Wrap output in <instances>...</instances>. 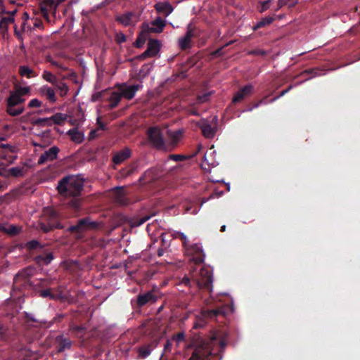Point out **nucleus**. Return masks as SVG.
Instances as JSON below:
<instances>
[{
    "instance_id": "obj_1",
    "label": "nucleus",
    "mask_w": 360,
    "mask_h": 360,
    "mask_svg": "<svg viewBox=\"0 0 360 360\" xmlns=\"http://www.w3.org/2000/svg\"><path fill=\"white\" fill-rule=\"evenodd\" d=\"M84 189V181L79 176L68 175L63 177L58 182L56 190L58 194L65 198H72L68 205L75 210H79L82 200L79 197Z\"/></svg>"
},
{
    "instance_id": "obj_2",
    "label": "nucleus",
    "mask_w": 360,
    "mask_h": 360,
    "mask_svg": "<svg viewBox=\"0 0 360 360\" xmlns=\"http://www.w3.org/2000/svg\"><path fill=\"white\" fill-rule=\"evenodd\" d=\"M219 345L223 349L225 347L224 341L216 337L200 338L197 340L192 356L188 360H211L215 355L214 347Z\"/></svg>"
},
{
    "instance_id": "obj_3",
    "label": "nucleus",
    "mask_w": 360,
    "mask_h": 360,
    "mask_svg": "<svg viewBox=\"0 0 360 360\" xmlns=\"http://www.w3.org/2000/svg\"><path fill=\"white\" fill-rule=\"evenodd\" d=\"M212 282L213 278L211 272L204 267H202L198 273H192L191 278L185 276L181 281V283L186 286L191 287L193 283L198 289H203L209 292L212 291Z\"/></svg>"
},
{
    "instance_id": "obj_4",
    "label": "nucleus",
    "mask_w": 360,
    "mask_h": 360,
    "mask_svg": "<svg viewBox=\"0 0 360 360\" xmlns=\"http://www.w3.org/2000/svg\"><path fill=\"white\" fill-rule=\"evenodd\" d=\"M39 226L44 233L50 232L55 229H63V226L60 224L59 213L49 207L44 210L43 215L39 221Z\"/></svg>"
},
{
    "instance_id": "obj_5",
    "label": "nucleus",
    "mask_w": 360,
    "mask_h": 360,
    "mask_svg": "<svg viewBox=\"0 0 360 360\" xmlns=\"http://www.w3.org/2000/svg\"><path fill=\"white\" fill-rule=\"evenodd\" d=\"M32 270L24 269L19 271L13 278V288L15 290L22 291L30 289L32 287V283L30 281Z\"/></svg>"
},
{
    "instance_id": "obj_6",
    "label": "nucleus",
    "mask_w": 360,
    "mask_h": 360,
    "mask_svg": "<svg viewBox=\"0 0 360 360\" xmlns=\"http://www.w3.org/2000/svg\"><path fill=\"white\" fill-rule=\"evenodd\" d=\"M25 99L18 96V94L13 91H11L10 96L6 100V112L11 116H18L24 112V107L20 106L24 102Z\"/></svg>"
},
{
    "instance_id": "obj_7",
    "label": "nucleus",
    "mask_w": 360,
    "mask_h": 360,
    "mask_svg": "<svg viewBox=\"0 0 360 360\" xmlns=\"http://www.w3.org/2000/svg\"><path fill=\"white\" fill-rule=\"evenodd\" d=\"M147 136L150 143L158 150H166L167 146L162 129L157 126L150 127L147 130Z\"/></svg>"
},
{
    "instance_id": "obj_8",
    "label": "nucleus",
    "mask_w": 360,
    "mask_h": 360,
    "mask_svg": "<svg viewBox=\"0 0 360 360\" xmlns=\"http://www.w3.org/2000/svg\"><path fill=\"white\" fill-rule=\"evenodd\" d=\"M185 252L187 255L191 256L190 260L195 264H200L204 262L205 255L201 246L195 243L193 245H187L184 247Z\"/></svg>"
},
{
    "instance_id": "obj_9",
    "label": "nucleus",
    "mask_w": 360,
    "mask_h": 360,
    "mask_svg": "<svg viewBox=\"0 0 360 360\" xmlns=\"http://www.w3.org/2000/svg\"><path fill=\"white\" fill-rule=\"evenodd\" d=\"M63 1L64 0H41L39 3V8L43 16L49 20V13H51L55 17L58 5Z\"/></svg>"
},
{
    "instance_id": "obj_10",
    "label": "nucleus",
    "mask_w": 360,
    "mask_h": 360,
    "mask_svg": "<svg viewBox=\"0 0 360 360\" xmlns=\"http://www.w3.org/2000/svg\"><path fill=\"white\" fill-rule=\"evenodd\" d=\"M142 87L143 85L141 84L127 85L126 83H122L117 84V89L122 97L127 100H131Z\"/></svg>"
},
{
    "instance_id": "obj_11",
    "label": "nucleus",
    "mask_w": 360,
    "mask_h": 360,
    "mask_svg": "<svg viewBox=\"0 0 360 360\" xmlns=\"http://www.w3.org/2000/svg\"><path fill=\"white\" fill-rule=\"evenodd\" d=\"M158 297L153 291H148L145 293H140L136 297V300L131 301V305L134 308H142L147 304H153L157 301Z\"/></svg>"
},
{
    "instance_id": "obj_12",
    "label": "nucleus",
    "mask_w": 360,
    "mask_h": 360,
    "mask_svg": "<svg viewBox=\"0 0 360 360\" xmlns=\"http://www.w3.org/2000/svg\"><path fill=\"white\" fill-rule=\"evenodd\" d=\"M98 227L96 221H91L89 217L79 219L77 224L68 228V231L71 233H80L87 229H95Z\"/></svg>"
},
{
    "instance_id": "obj_13",
    "label": "nucleus",
    "mask_w": 360,
    "mask_h": 360,
    "mask_svg": "<svg viewBox=\"0 0 360 360\" xmlns=\"http://www.w3.org/2000/svg\"><path fill=\"white\" fill-rule=\"evenodd\" d=\"M166 25V22L160 17L151 22V26L147 23L142 24L143 32L146 33H161Z\"/></svg>"
},
{
    "instance_id": "obj_14",
    "label": "nucleus",
    "mask_w": 360,
    "mask_h": 360,
    "mask_svg": "<svg viewBox=\"0 0 360 360\" xmlns=\"http://www.w3.org/2000/svg\"><path fill=\"white\" fill-rule=\"evenodd\" d=\"M161 44L158 39H150L148 43L147 49L141 53L138 58L140 60H144L147 58L155 56L160 51Z\"/></svg>"
},
{
    "instance_id": "obj_15",
    "label": "nucleus",
    "mask_w": 360,
    "mask_h": 360,
    "mask_svg": "<svg viewBox=\"0 0 360 360\" xmlns=\"http://www.w3.org/2000/svg\"><path fill=\"white\" fill-rule=\"evenodd\" d=\"M159 344L158 339H153L150 342L144 344L143 345L137 347V359H145L148 356H149L152 352V351L157 347Z\"/></svg>"
},
{
    "instance_id": "obj_16",
    "label": "nucleus",
    "mask_w": 360,
    "mask_h": 360,
    "mask_svg": "<svg viewBox=\"0 0 360 360\" xmlns=\"http://www.w3.org/2000/svg\"><path fill=\"white\" fill-rule=\"evenodd\" d=\"M195 37V27L189 24L185 35L179 39V46L181 50H186L191 47L192 39Z\"/></svg>"
},
{
    "instance_id": "obj_17",
    "label": "nucleus",
    "mask_w": 360,
    "mask_h": 360,
    "mask_svg": "<svg viewBox=\"0 0 360 360\" xmlns=\"http://www.w3.org/2000/svg\"><path fill=\"white\" fill-rule=\"evenodd\" d=\"M59 150H60L57 146L50 148L40 155L37 162L38 165H43L48 161H53L56 160Z\"/></svg>"
},
{
    "instance_id": "obj_18",
    "label": "nucleus",
    "mask_w": 360,
    "mask_h": 360,
    "mask_svg": "<svg viewBox=\"0 0 360 360\" xmlns=\"http://www.w3.org/2000/svg\"><path fill=\"white\" fill-rule=\"evenodd\" d=\"M202 316L207 319H216L218 316H224L226 314V308L224 306L215 309H207L202 311Z\"/></svg>"
},
{
    "instance_id": "obj_19",
    "label": "nucleus",
    "mask_w": 360,
    "mask_h": 360,
    "mask_svg": "<svg viewBox=\"0 0 360 360\" xmlns=\"http://www.w3.org/2000/svg\"><path fill=\"white\" fill-rule=\"evenodd\" d=\"M198 127L201 129L202 135L207 139H212L216 134L217 129L211 126L206 120H201L198 123Z\"/></svg>"
},
{
    "instance_id": "obj_20",
    "label": "nucleus",
    "mask_w": 360,
    "mask_h": 360,
    "mask_svg": "<svg viewBox=\"0 0 360 360\" xmlns=\"http://www.w3.org/2000/svg\"><path fill=\"white\" fill-rule=\"evenodd\" d=\"M55 342L58 352H63L66 349H70L72 343L69 338L63 335L56 336Z\"/></svg>"
},
{
    "instance_id": "obj_21",
    "label": "nucleus",
    "mask_w": 360,
    "mask_h": 360,
    "mask_svg": "<svg viewBox=\"0 0 360 360\" xmlns=\"http://www.w3.org/2000/svg\"><path fill=\"white\" fill-rule=\"evenodd\" d=\"M138 20V16L134 12H127L120 15L117 16L116 20L119 23L129 26L134 22H136Z\"/></svg>"
},
{
    "instance_id": "obj_22",
    "label": "nucleus",
    "mask_w": 360,
    "mask_h": 360,
    "mask_svg": "<svg viewBox=\"0 0 360 360\" xmlns=\"http://www.w3.org/2000/svg\"><path fill=\"white\" fill-rule=\"evenodd\" d=\"M252 90L253 86L252 84L245 85L236 93L232 99V102L236 103L242 101L246 96L252 94Z\"/></svg>"
},
{
    "instance_id": "obj_23",
    "label": "nucleus",
    "mask_w": 360,
    "mask_h": 360,
    "mask_svg": "<svg viewBox=\"0 0 360 360\" xmlns=\"http://www.w3.org/2000/svg\"><path fill=\"white\" fill-rule=\"evenodd\" d=\"M131 156V150L128 148L116 153L112 157V162L115 165H120Z\"/></svg>"
},
{
    "instance_id": "obj_24",
    "label": "nucleus",
    "mask_w": 360,
    "mask_h": 360,
    "mask_svg": "<svg viewBox=\"0 0 360 360\" xmlns=\"http://www.w3.org/2000/svg\"><path fill=\"white\" fill-rule=\"evenodd\" d=\"M15 21L13 16H0V30L4 36L8 32V25Z\"/></svg>"
},
{
    "instance_id": "obj_25",
    "label": "nucleus",
    "mask_w": 360,
    "mask_h": 360,
    "mask_svg": "<svg viewBox=\"0 0 360 360\" xmlns=\"http://www.w3.org/2000/svg\"><path fill=\"white\" fill-rule=\"evenodd\" d=\"M155 8L158 13L169 15L173 11L172 6L168 2H159L155 5Z\"/></svg>"
},
{
    "instance_id": "obj_26",
    "label": "nucleus",
    "mask_w": 360,
    "mask_h": 360,
    "mask_svg": "<svg viewBox=\"0 0 360 360\" xmlns=\"http://www.w3.org/2000/svg\"><path fill=\"white\" fill-rule=\"evenodd\" d=\"M53 259V255L52 252L44 253L35 257L34 260L37 264L41 265H48Z\"/></svg>"
},
{
    "instance_id": "obj_27",
    "label": "nucleus",
    "mask_w": 360,
    "mask_h": 360,
    "mask_svg": "<svg viewBox=\"0 0 360 360\" xmlns=\"http://www.w3.org/2000/svg\"><path fill=\"white\" fill-rule=\"evenodd\" d=\"M0 231L10 235V236H16L20 232V228L11 224L8 226L0 225Z\"/></svg>"
},
{
    "instance_id": "obj_28",
    "label": "nucleus",
    "mask_w": 360,
    "mask_h": 360,
    "mask_svg": "<svg viewBox=\"0 0 360 360\" xmlns=\"http://www.w3.org/2000/svg\"><path fill=\"white\" fill-rule=\"evenodd\" d=\"M122 96L120 93L118 91H113L111 93L110 96L109 98L110 105L109 107L110 109L115 108L118 104L120 103Z\"/></svg>"
},
{
    "instance_id": "obj_29",
    "label": "nucleus",
    "mask_w": 360,
    "mask_h": 360,
    "mask_svg": "<svg viewBox=\"0 0 360 360\" xmlns=\"http://www.w3.org/2000/svg\"><path fill=\"white\" fill-rule=\"evenodd\" d=\"M18 72L22 77H25L29 79L35 77L37 75V74H36L32 69L25 65H20L19 67Z\"/></svg>"
},
{
    "instance_id": "obj_30",
    "label": "nucleus",
    "mask_w": 360,
    "mask_h": 360,
    "mask_svg": "<svg viewBox=\"0 0 360 360\" xmlns=\"http://www.w3.org/2000/svg\"><path fill=\"white\" fill-rule=\"evenodd\" d=\"M68 134L70 136L71 139L77 143H82L84 139L83 133L77 131L75 129L69 130Z\"/></svg>"
},
{
    "instance_id": "obj_31",
    "label": "nucleus",
    "mask_w": 360,
    "mask_h": 360,
    "mask_svg": "<svg viewBox=\"0 0 360 360\" xmlns=\"http://www.w3.org/2000/svg\"><path fill=\"white\" fill-rule=\"evenodd\" d=\"M150 217L151 215H145L144 217H141L132 218L130 221V224L133 227H138L147 221L150 218Z\"/></svg>"
},
{
    "instance_id": "obj_32",
    "label": "nucleus",
    "mask_w": 360,
    "mask_h": 360,
    "mask_svg": "<svg viewBox=\"0 0 360 360\" xmlns=\"http://www.w3.org/2000/svg\"><path fill=\"white\" fill-rule=\"evenodd\" d=\"M274 21V17H265L262 18L260 21H259L254 27L253 30H257L262 27H265L266 25L271 24Z\"/></svg>"
},
{
    "instance_id": "obj_33",
    "label": "nucleus",
    "mask_w": 360,
    "mask_h": 360,
    "mask_svg": "<svg viewBox=\"0 0 360 360\" xmlns=\"http://www.w3.org/2000/svg\"><path fill=\"white\" fill-rule=\"evenodd\" d=\"M149 33H146L143 32V28L141 27V32L139 34L137 39L134 42V46L136 48H141L143 45L145 44L146 40V35Z\"/></svg>"
},
{
    "instance_id": "obj_34",
    "label": "nucleus",
    "mask_w": 360,
    "mask_h": 360,
    "mask_svg": "<svg viewBox=\"0 0 360 360\" xmlns=\"http://www.w3.org/2000/svg\"><path fill=\"white\" fill-rule=\"evenodd\" d=\"M319 70L318 68H312V69H308L305 70L301 73L302 76L304 75H310L308 78L306 79H309L310 78L314 77L316 76H319L321 74L319 73Z\"/></svg>"
},
{
    "instance_id": "obj_35",
    "label": "nucleus",
    "mask_w": 360,
    "mask_h": 360,
    "mask_svg": "<svg viewBox=\"0 0 360 360\" xmlns=\"http://www.w3.org/2000/svg\"><path fill=\"white\" fill-rule=\"evenodd\" d=\"M42 77L46 81H47L53 84H56V82H58L56 77L54 75H53L51 72H48V71H44Z\"/></svg>"
},
{
    "instance_id": "obj_36",
    "label": "nucleus",
    "mask_w": 360,
    "mask_h": 360,
    "mask_svg": "<svg viewBox=\"0 0 360 360\" xmlns=\"http://www.w3.org/2000/svg\"><path fill=\"white\" fill-rule=\"evenodd\" d=\"M55 85L59 90L61 96H64L68 94L69 89L65 83L58 81Z\"/></svg>"
},
{
    "instance_id": "obj_37",
    "label": "nucleus",
    "mask_w": 360,
    "mask_h": 360,
    "mask_svg": "<svg viewBox=\"0 0 360 360\" xmlns=\"http://www.w3.org/2000/svg\"><path fill=\"white\" fill-rule=\"evenodd\" d=\"M8 172L10 175L13 177H20L24 175V169L22 167H15L9 169Z\"/></svg>"
},
{
    "instance_id": "obj_38",
    "label": "nucleus",
    "mask_w": 360,
    "mask_h": 360,
    "mask_svg": "<svg viewBox=\"0 0 360 360\" xmlns=\"http://www.w3.org/2000/svg\"><path fill=\"white\" fill-rule=\"evenodd\" d=\"M51 123L56 124H61L65 120V116L62 113H56L51 117Z\"/></svg>"
},
{
    "instance_id": "obj_39",
    "label": "nucleus",
    "mask_w": 360,
    "mask_h": 360,
    "mask_svg": "<svg viewBox=\"0 0 360 360\" xmlns=\"http://www.w3.org/2000/svg\"><path fill=\"white\" fill-rule=\"evenodd\" d=\"M34 124L39 127L51 126L52 124L51 119V117L39 118L35 120Z\"/></svg>"
},
{
    "instance_id": "obj_40",
    "label": "nucleus",
    "mask_w": 360,
    "mask_h": 360,
    "mask_svg": "<svg viewBox=\"0 0 360 360\" xmlns=\"http://www.w3.org/2000/svg\"><path fill=\"white\" fill-rule=\"evenodd\" d=\"M297 1L295 0H278V8L276 11L281 8L285 6H288L289 7H293L296 4Z\"/></svg>"
},
{
    "instance_id": "obj_41",
    "label": "nucleus",
    "mask_w": 360,
    "mask_h": 360,
    "mask_svg": "<svg viewBox=\"0 0 360 360\" xmlns=\"http://www.w3.org/2000/svg\"><path fill=\"white\" fill-rule=\"evenodd\" d=\"M25 247L27 250H33L38 248H42V245L37 240H32L26 243Z\"/></svg>"
},
{
    "instance_id": "obj_42",
    "label": "nucleus",
    "mask_w": 360,
    "mask_h": 360,
    "mask_svg": "<svg viewBox=\"0 0 360 360\" xmlns=\"http://www.w3.org/2000/svg\"><path fill=\"white\" fill-rule=\"evenodd\" d=\"M190 156H186L180 154H172L168 156L169 160H172L176 162L184 161L186 160L189 159Z\"/></svg>"
},
{
    "instance_id": "obj_43",
    "label": "nucleus",
    "mask_w": 360,
    "mask_h": 360,
    "mask_svg": "<svg viewBox=\"0 0 360 360\" xmlns=\"http://www.w3.org/2000/svg\"><path fill=\"white\" fill-rule=\"evenodd\" d=\"M46 96L51 103H54L56 101L55 92L51 88H47L46 91Z\"/></svg>"
},
{
    "instance_id": "obj_44",
    "label": "nucleus",
    "mask_w": 360,
    "mask_h": 360,
    "mask_svg": "<svg viewBox=\"0 0 360 360\" xmlns=\"http://www.w3.org/2000/svg\"><path fill=\"white\" fill-rule=\"evenodd\" d=\"M30 91V87H18L17 88V89L13 91L14 93H15L16 94L18 95V96H20V98H22V96H25L26 94H27Z\"/></svg>"
},
{
    "instance_id": "obj_45",
    "label": "nucleus",
    "mask_w": 360,
    "mask_h": 360,
    "mask_svg": "<svg viewBox=\"0 0 360 360\" xmlns=\"http://www.w3.org/2000/svg\"><path fill=\"white\" fill-rule=\"evenodd\" d=\"M182 136V132L180 130L174 131L169 134L172 141L174 143H177Z\"/></svg>"
},
{
    "instance_id": "obj_46",
    "label": "nucleus",
    "mask_w": 360,
    "mask_h": 360,
    "mask_svg": "<svg viewBox=\"0 0 360 360\" xmlns=\"http://www.w3.org/2000/svg\"><path fill=\"white\" fill-rule=\"evenodd\" d=\"M39 295L41 297H50L51 299H55L56 296L51 292L50 289L42 290L39 292Z\"/></svg>"
},
{
    "instance_id": "obj_47",
    "label": "nucleus",
    "mask_w": 360,
    "mask_h": 360,
    "mask_svg": "<svg viewBox=\"0 0 360 360\" xmlns=\"http://www.w3.org/2000/svg\"><path fill=\"white\" fill-rule=\"evenodd\" d=\"M176 237L181 240L184 248L188 244L187 237L184 233L179 231L176 232Z\"/></svg>"
},
{
    "instance_id": "obj_48",
    "label": "nucleus",
    "mask_w": 360,
    "mask_h": 360,
    "mask_svg": "<svg viewBox=\"0 0 360 360\" xmlns=\"http://www.w3.org/2000/svg\"><path fill=\"white\" fill-rule=\"evenodd\" d=\"M101 134V131L98 129H93L89 134V140H94L98 138Z\"/></svg>"
},
{
    "instance_id": "obj_49",
    "label": "nucleus",
    "mask_w": 360,
    "mask_h": 360,
    "mask_svg": "<svg viewBox=\"0 0 360 360\" xmlns=\"http://www.w3.org/2000/svg\"><path fill=\"white\" fill-rule=\"evenodd\" d=\"M271 0H266L263 2H261V6L258 8V11L259 13H263L266 11L269 8V4Z\"/></svg>"
},
{
    "instance_id": "obj_50",
    "label": "nucleus",
    "mask_w": 360,
    "mask_h": 360,
    "mask_svg": "<svg viewBox=\"0 0 360 360\" xmlns=\"http://www.w3.org/2000/svg\"><path fill=\"white\" fill-rule=\"evenodd\" d=\"M185 335L184 333H179L173 335L172 340L176 341L177 344L184 340Z\"/></svg>"
},
{
    "instance_id": "obj_51",
    "label": "nucleus",
    "mask_w": 360,
    "mask_h": 360,
    "mask_svg": "<svg viewBox=\"0 0 360 360\" xmlns=\"http://www.w3.org/2000/svg\"><path fill=\"white\" fill-rule=\"evenodd\" d=\"M249 55H254V56H264L267 54V52L262 49H255L250 51L248 53Z\"/></svg>"
},
{
    "instance_id": "obj_52",
    "label": "nucleus",
    "mask_w": 360,
    "mask_h": 360,
    "mask_svg": "<svg viewBox=\"0 0 360 360\" xmlns=\"http://www.w3.org/2000/svg\"><path fill=\"white\" fill-rule=\"evenodd\" d=\"M41 105V102L37 98H33L28 103L29 108H38Z\"/></svg>"
},
{
    "instance_id": "obj_53",
    "label": "nucleus",
    "mask_w": 360,
    "mask_h": 360,
    "mask_svg": "<svg viewBox=\"0 0 360 360\" xmlns=\"http://www.w3.org/2000/svg\"><path fill=\"white\" fill-rule=\"evenodd\" d=\"M210 95V94H204L202 95L198 96V97H197L198 103H202L206 102L208 100Z\"/></svg>"
},
{
    "instance_id": "obj_54",
    "label": "nucleus",
    "mask_w": 360,
    "mask_h": 360,
    "mask_svg": "<svg viewBox=\"0 0 360 360\" xmlns=\"http://www.w3.org/2000/svg\"><path fill=\"white\" fill-rule=\"evenodd\" d=\"M172 340H167L165 346H164V352H163V354L165 353H167V352H170L171 350H172Z\"/></svg>"
},
{
    "instance_id": "obj_55",
    "label": "nucleus",
    "mask_w": 360,
    "mask_h": 360,
    "mask_svg": "<svg viewBox=\"0 0 360 360\" xmlns=\"http://www.w3.org/2000/svg\"><path fill=\"white\" fill-rule=\"evenodd\" d=\"M127 40L126 36L123 33H119L116 36V41L118 44L124 43Z\"/></svg>"
},
{
    "instance_id": "obj_56",
    "label": "nucleus",
    "mask_w": 360,
    "mask_h": 360,
    "mask_svg": "<svg viewBox=\"0 0 360 360\" xmlns=\"http://www.w3.org/2000/svg\"><path fill=\"white\" fill-rule=\"evenodd\" d=\"M97 125H98V127H97V128H96V129H98V130H100L101 131H104V130H105V124L101 121V117H98L97 118Z\"/></svg>"
},
{
    "instance_id": "obj_57",
    "label": "nucleus",
    "mask_w": 360,
    "mask_h": 360,
    "mask_svg": "<svg viewBox=\"0 0 360 360\" xmlns=\"http://www.w3.org/2000/svg\"><path fill=\"white\" fill-rule=\"evenodd\" d=\"M17 10H14L12 11H7L5 10V8H3L1 11H0V16L3 15L4 14H7L8 16H14V15L16 13Z\"/></svg>"
},
{
    "instance_id": "obj_58",
    "label": "nucleus",
    "mask_w": 360,
    "mask_h": 360,
    "mask_svg": "<svg viewBox=\"0 0 360 360\" xmlns=\"http://www.w3.org/2000/svg\"><path fill=\"white\" fill-rule=\"evenodd\" d=\"M155 171V169H148L145 172V176L146 177H150V181L153 180L155 179V176H153Z\"/></svg>"
},
{
    "instance_id": "obj_59",
    "label": "nucleus",
    "mask_w": 360,
    "mask_h": 360,
    "mask_svg": "<svg viewBox=\"0 0 360 360\" xmlns=\"http://www.w3.org/2000/svg\"><path fill=\"white\" fill-rule=\"evenodd\" d=\"M290 88H291V86H290V87H289L288 89H285V90H283V91H282L280 93V94H279L278 96H276V97L273 98L271 100V101H270V102H271V103H272V102H274L275 101H276V100H277L278 98H279L280 97H281V96H284V95H285V94L289 91V89H290Z\"/></svg>"
},
{
    "instance_id": "obj_60",
    "label": "nucleus",
    "mask_w": 360,
    "mask_h": 360,
    "mask_svg": "<svg viewBox=\"0 0 360 360\" xmlns=\"http://www.w3.org/2000/svg\"><path fill=\"white\" fill-rule=\"evenodd\" d=\"M105 91H101V92H98L96 94H94L93 96H92V98L91 100L93 101H98L101 96H103V94H104Z\"/></svg>"
},
{
    "instance_id": "obj_61",
    "label": "nucleus",
    "mask_w": 360,
    "mask_h": 360,
    "mask_svg": "<svg viewBox=\"0 0 360 360\" xmlns=\"http://www.w3.org/2000/svg\"><path fill=\"white\" fill-rule=\"evenodd\" d=\"M25 316L28 321H30L32 322H37V320L36 319H34V315L32 314H30L28 312H25Z\"/></svg>"
},
{
    "instance_id": "obj_62",
    "label": "nucleus",
    "mask_w": 360,
    "mask_h": 360,
    "mask_svg": "<svg viewBox=\"0 0 360 360\" xmlns=\"http://www.w3.org/2000/svg\"><path fill=\"white\" fill-rule=\"evenodd\" d=\"M34 27L37 28H41L43 27V22L39 19H35L34 22Z\"/></svg>"
},
{
    "instance_id": "obj_63",
    "label": "nucleus",
    "mask_w": 360,
    "mask_h": 360,
    "mask_svg": "<svg viewBox=\"0 0 360 360\" xmlns=\"http://www.w3.org/2000/svg\"><path fill=\"white\" fill-rule=\"evenodd\" d=\"M72 328L73 331L77 333H80L84 330V328L79 326H74Z\"/></svg>"
},
{
    "instance_id": "obj_64",
    "label": "nucleus",
    "mask_w": 360,
    "mask_h": 360,
    "mask_svg": "<svg viewBox=\"0 0 360 360\" xmlns=\"http://www.w3.org/2000/svg\"><path fill=\"white\" fill-rule=\"evenodd\" d=\"M50 63L52 65H54L57 68H61L63 70H65V68L63 67L60 64H59L58 62H56L55 60H50Z\"/></svg>"
}]
</instances>
